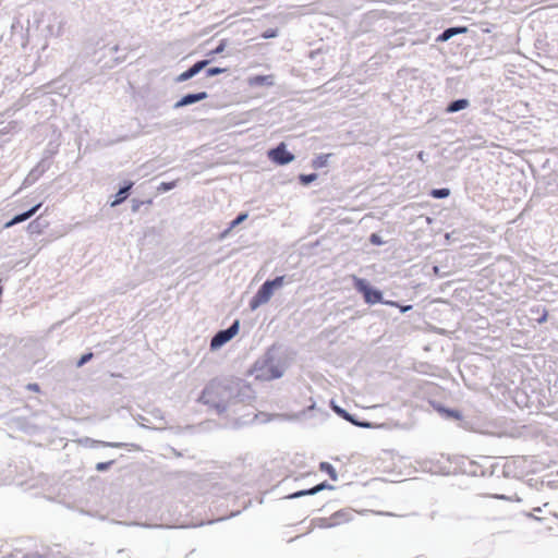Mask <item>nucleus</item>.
<instances>
[{"mask_svg":"<svg viewBox=\"0 0 558 558\" xmlns=\"http://www.w3.org/2000/svg\"><path fill=\"white\" fill-rule=\"evenodd\" d=\"M255 399V391L245 380L232 377H216L210 379L201 391L197 402L213 409L218 415L238 403Z\"/></svg>","mask_w":558,"mask_h":558,"instance_id":"nucleus-1","label":"nucleus"},{"mask_svg":"<svg viewBox=\"0 0 558 558\" xmlns=\"http://www.w3.org/2000/svg\"><path fill=\"white\" fill-rule=\"evenodd\" d=\"M291 353L290 349L283 343L274 342L252 364L248 374L254 375L255 379L263 381L279 379L283 377L290 366Z\"/></svg>","mask_w":558,"mask_h":558,"instance_id":"nucleus-2","label":"nucleus"},{"mask_svg":"<svg viewBox=\"0 0 558 558\" xmlns=\"http://www.w3.org/2000/svg\"><path fill=\"white\" fill-rule=\"evenodd\" d=\"M352 286L354 290L362 295L365 304L372 306L384 302V292L379 288L363 277L352 276Z\"/></svg>","mask_w":558,"mask_h":558,"instance_id":"nucleus-3","label":"nucleus"},{"mask_svg":"<svg viewBox=\"0 0 558 558\" xmlns=\"http://www.w3.org/2000/svg\"><path fill=\"white\" fill-rule=\"evenodd\" d=\"M240 320L234 319L229 327L219 329L210 339L209 348L211 351L219 350L231 341L240 331Z\"/></svg>","mask_w":558,"mask_h":558,"instance_id":"nucleus-4","label":"nucleus"},{"mask_svg":"<svg viewBox=\"0 0 558 558\" xmlns=\"http://www.w3.org/2000/svg\"><path fill=\"white\" fill-rule=\"evenodd\" d=\"M267 157L276 166H287L295 159V155L288 149V145L284 142H280L269 148Z\"/></svg>","mask_w":558,"mask_h":558,"instance_id":"nucleus-5","label":"nucleus"},{"mask_svg":"<svg viewBox=\"0 0 558 558\" xmlns=\"http://www.w3.org/2000/svg\"><path fill=\"white\" fill-rule=\"evenodd\" d=\"M520 397H524V407L531 411H539L549 405V399L544 389H532L531 393L522 390Z\"/></svg>","mask_w":558,"mask_h":558,"instance_id":"nucleus-6","label":"nucleus"},{"mask_svg":"<svg viewBox=\"0 0 558 558\" xmlns=\"http://www.w3.org/2000/svg\"><path fill=\"white\" fill-rule=\"evenodd\" d=\"M330 408L332 411L344 421L351 423L352 425L361 428H373L374 423L367 420L360 418L357 415L350 413L344 408L338 405L335 400H330Z\"/></svg>","mask_w":558,"mask_h":558,"instance_id":"nucleus-7","label":"nucleus"},{"mask_svg":"<svg viewBox=\"0 0 558 558\" xmlns=\"http://www.w3.org/2000/svg\"><path fill=\"white\" fill-rule=\"evenodd\" d=\"M456 465L457 472L461 474L475 477L483 474V464L465 457L459 458L456 462Z\"/></svg>","mask_w":558,"mask_h":558,"instance_id":"nucleus-8","label":"nucleus"},{"mask_svg":"<svg viewBox=\"0 0 558 558\" xmlns=\"http://www.w3.org/2000/svg\"><path fill=\"white\" fill-rule=\"evenodd\" d=\"M274 291L263 282L248 302L250 310L252 312L256 311L262 305L268 303Z\"/></svg>","mask_w":558,"mask_h":558,"instance_id":"nucleus-9","label":"nucleus"},{"mask_svg":"<svg viewBox=\"0 0 558 558\" xmlns=\"http://www.w3.org/2000/svg\"><path fill=\"white\" fill-rule=\"evenodd\" d=\"M428 403L433 408V410L436 411L444 420H462V411L457 408H449L437 400H429Z\"/></svg>","mask_w":558,"mask_h":558,"instance_id":"nucleus-10","label":"nucleus"},{"mask_svg":"<svg viewBox=\"0 0 558 558\" xmlns=\"http://www.w3.org/2000/svg\"><path fill=\"white\" fill-rule=\"evenodd\" d=\"M209 97V94L206 90L192 92L182 95L172 106L174 110L192 106L202 100H205Z\"/></svg>","mask_w":558,"mask_h":558,"instance_id":"nucleus-11","label":"nucleus"},{"mask_svg":"<svg viewBox=\"0 0 558 558\" xmlns=\"http://www.w3.org/2000/svg\"><path fill=\"white\" fill-rule=\"evenodd\" d=\"M210 64V60H197L185 71L174 77L175 83H183L199 74L204 69Z\"/></svg>","mask_w":558,"mask_h":558,"instance_id":"nucleus-12","label":"nucleus"},{"mask_svg":"<svg viewBox=\"0 0 558 558\" xmlns=\"http://www.w3.org/2000/svg\"><path fill=\"white\" fill-rule=\"evenodd\" d=\"M134 182L131 180H123L118 187V191L111 196L110 207H117L124 203L130 196Z\"/></svg>","mask_w":558,"mask_h":558,"instance_id":"nucleus-13","label":"nucleus"},{"mask_svg":"<svg viewBox=\"0 0 558 558\" xmlns=\"http://www.w3.org/2000/svg\"><path fill=\"white\" fill-rule=\"evenodd\" d=\"M50 169V163L47 161H38L37 165L28 172L23 180L22 186L28 187L37 182Z\"/></svg>","mask_w":558,"mask_h":558,"instance_id":"nucleus-14","label":"nucleus"},{"mask_svg":"<svg viewBox=\"0 0 558 558\" xmlns=\"http://www.w3.org/2000/svg\"><path fill=\"white\" fill-rule=\"evenodd\" d=\"M468 31H469L468 26H464V25L449 26L436 36L435 41L436 43H446V41L450 40L451 38H453L454 36L468 33Z\"/></svg>","mask_w":558,"mask_h":558,"instance_id":"nucleus-15","label":"nucleus"},{"mask_svg":"<svg viewBox=\"0 0 558 558\" xmlns=\"http://www.w3.org/2000/svg\"><path fill=\"white\" fill-rule=\"evenodd\" d=\"M471 106L470 99L468 98H454L447 102L444 112L452 114L468 109Z\"/></svg>","mask_w":558,"mask_h":558,"instance_id":"nucleus-16","label":"nucleus"},{"mask_svg":"<svg viewBox=\"0 0 558 558\" xmlns=\"http://www.w3.org/2000/svg\"><path fill=\"white\" fill-rule=\"evenodd\" d=\"M247 83L251 87H270L275 85V77L272 74H254L248 76Z\"/></svg>","mask_w":558,"mask_h":558,"instance_id":"nucleus-17","label":"nucleus"},{"mask_svg":"<svg viewBox=\"0 0 558 558\" xmlns=\"http://www.w3.org/2000/svg\"><path fill=\"white\" fill-rule=\"evenodd\" d=\"M15 558L17 555H14ZM21 558H62L60 551H53L50 547H41V549L23 554Z\"/></svg>","mask_w":558,"mask_h":558,"instance_id":"nucleus-18","label":"nucleus"},{"mask_svg":"<svg viewBox=\"0 0 558 558\" xmlns=\"http://www.w3.org/2000/svg\"><path fill=\"white\" fill-rule=\"evenodd\" d=\"M41 206H43V202H39V203L35 204L34 206H32L31 208H28L27 210L15 214L12 217L13 223L19 225V223H22V222L31 219L34 215H36V213L40 209Z\"/></svg>","mask_w":558,"mask_h":558,"instance_id":"nucleus-19","label":"nucleus"},{"mask_svg":"<svg viewBox=\"0 0 558 558\" xmlns=\"http://www.w3.org/2000/svg\"><path fill=\"white\" fill-rule=\"evenodd\" d=\"M330 517L335 526H338L342 523L350 522L353 518V512L351 509H340L333 512Z\"/></svg>","mask_w":558,"mask_h":558,"instance_id":"nucleus-20","label":"nucleus"},{"mask_svg":"<svg viewBox=\"0 0 558 558\" xmlns=\"http://www.w3.org/2000/svg\"><path fill=\"white\" fill-rule=\"evenodd\" d=\"M48 227L47 220L43 219L41 216L35 218L27 225V231L29 234H41Z\"/></svg>","mask_w":558,"mask_h":558,"instance_id":"nucleus-21","label":"nucleus"},{"mask_svg":"<svg viewBox=\"0 0 558 558\" xmlns=\"http://www.w3.org/2000/svg\"><path fill=\"white\" fill-rule=\"evenodd\" d=\"M530 314L535 315V317H533V319L539 325L545 324L548 319V311L543 305L531 306Z\"/></svg>","mask_w":558,"mask_h":558,"instance_id":"nucleus-22","label":"nucleus"},{"mask_svg":"<svg viewBox=\"0 0 558 558\" xmlns=\"http://www.w3.org/2000/svg\"><path fill=\"white\" fill-rule=\"evenodd\" d=\"M229 46V39L228 38H222L218 41V45L209 50L203 60H210V63L215 60V57L222 53L226 48Z\"/></svg>","mask_w":558,"mask_h":558,"instance_id":"nucleus-23","label":"nucleus"},{"mask_svg":"<svg viewBox=\"0 0 558 558\" xmlns=\"http://www.w3.org/2000/svg\"><path fill=\"white\" fill-rule=\"evenodd\" d=\"M332 154H319L312 159V167L314 169H322L328 166L329 158Z\"/></svg>","mask_w":558,"mask_h":558,"instance_id":"nucleus-24","label":"nucleus"},{"mask_svg":"<svg viewBox=\"0 0 558 558\" xmlns=\"http://www.w3.org/2000/svg\"><path fill=\"white\" fill-rule=\"evenodd\" d=\"M78 442L85 448H93V449L104 448V445H105V440H98V439H94V438L87 437V436L80 438Z\"/></svg>","mask_w":558,"mask_h":558,"instance_id":"nucleus-25","label":"nucleus"},{"mask_svg":"<svg viewBox=\"0 0 558 558\" xmlns=\"http://www.w3.org/2000/svg\"><path fill=\"white\" fill-rule=\"evenodd\" d=\"M319 470L322 472L328 474V476L330 477L331 481H337L338 480L337 470H336V468L330 462L322 461L319 463Z\"/></svg>","mask_w":558,"mask_h":558,"instance_id":"nucleus-26","label":"nucleus"},{"mask_svg":"<svg viewBox=\"0 0 558 558\" xmlns=\"http://www.w3.org/2000/svg\"><path fill=\"white\" fill-rule=\"evenodd\" d=\"M317 179H318V173H316V172H311V173H300V174L298 175V182H299L302 186H308V185H311L313 182H315Z\"/></svg>","mask_w":558,"mask_h":558,"instance_id":"nucleus-27","label":"nucleus"},{"mask_svg":"<svg viewBox=\"0 0 558 558\" xmlns=\"http://www.w3.org/2000/svg\"><path fill=\"white\" fill-rule=\"evenodd\" d=\"M449 187H435L429 191V196L435 199H445L450 195Z\"/></svg>","mask_w":558,"mask_h":558,"instance_id":"nucleus-28","label":"nucleus"},{"mask_svg":"<svg viewBox=\"0 0 558 558\" xmlns=\"http://www.w3.org/2000/svg\"><path fill=\"white\" fill-rule=\"evenodd\" d=\"M284 279H286V276L282 275V276H276L272 279H267L264 282L266 286L270 287V289L275 292L276 290L283 287Z\"/></svg>","mask_w":558,"mask_h":558,"instance_id":"nucleus-29","label":"nucleus"},{"mask_svg":"<svg viewBox=\"0 0 558 558\" xmlns=\"http://www.w3.org/2000/svg\"><path fill=\"white\" fill-rule=\"evenodd\" d=\"M314 495H315L314 488L310 487V488H304V489H300L294 493H291V494L287 495L284 498L291 500V499H298V498H302V497H306V496H314Z\"/></svg>","mask_w":558,"mask_h":558,"instance_id":"nucleus-30","label":"nucleus"},{"mask_svg":"<svg viewBox=\"0 0 558 558\" xmlns=\"http://www.w3.org/2000/svg\"><path fill=\"white\" fill-rule=\"evenodd\" d=\"M481 476H483V477H492V476L500 477L499 464L492 463L488 468L483 464V474Z\"/></svg>","mask_w":558,"mask_h":558,"instance_id":"nucleus-31","label":"nucleus"},{"mask_svg":"<svg viewBox=\"0 0 558 558\" xmlns=\"http://www.w3.org/2000/svg\"><path fill=\"white\" fill-rule=\"evenodd\" d=\"M133 447L136 450H141V446L136 444H129V442H121V441H105L104 448H125V447Z\"/></svg>","mask_w":558,"mask_h":558,"instance_id":"nucleus-32","label":"nucleus"},{"mask_svg":"<svg viewBox=\"0 0 558 558\" xmlns=\"http://www.w3.org/2000/svg\"><path fill=\"white\" fill-rule=\"evenodd\" d=\"M248 211H240L228 225L230 229H235L248 218Z\"/></svg>","mask_w":558,"mask_h":558,"instance_id":"nucleus-33","label":"nucleus"},{"mask_svg":"<svg viewBox=\"0 0 558 558\" xmlns=\"http://www.w3.org/2000/svg\"><path fill=\"white\" fill-rule=\"evenodd\" d=\"M319 529H331L335 527V523H332L331 517L329 518H315L312 521Z\"/></svg>","mask_w":558,"mask_h":558,"instance_id":"nucleus-34","label":"nucleus"},{"mask_svg":"<svg viewBox=\"0 0 558 558\" xmlns=\"http://www.w3.org/2000/svg\"><path fill=\"white\" fill-rule=\"evenodd\" d=\"M177 185H178V180L162 181L157 186V192L158 193H167V192L173 190L174 187H177Z\"/></svg>","mask_w":558,"mask_h":558,"instance_id":"nucleus-35","label":"nucleus"},{"mask_svg":"<svg viewBox=\"0 0 558 558\" xmlns=\"http://www.w3.org/2000/svg\"><path fill=\"white\" fill-rule=\"evenodd\" d=\"M205 70V77H214L228 72V68L221 66H207Z\"/></svg>","mask_w":558,"mask_h":558,"instance_id":"nucleus-36","label":"nucleus"},{"mask_svg":"<svg viewBox=\"0 0 558 558\" xmlns=\"http://www.w3.org/2000/svg\"><path fill=\"white\" fill-rule=\"evenodd\" d=\"M17 122L11 121L7 125L0 128V140H2L3 136L13 134L16 132Z\"/></svg>","mask_w":558,"mask_h":558,"instance_id":"nucleus-37","label":"nucleus"},{"mask_svg":"<svg viewBox=\"0 0 558 558\" xmlns=\"http://www.w3.org/2000/svg\"><path fill=\"white\" fill-rule=\"evenodd\" d=\"M94 357V353L92 351L84 352L75 362V366L77 368L83 367Z\"/></svg>","mask_w":558,"mask_h":558,"instance_id":"nucleus-38","label":"nucleus"},{"mask_svg":"<svg viewBox=\"0 0 558 558\" xmlns=\"http://www.w3.org/2000/svg\"><path fill=\"white\" fill-rule=\"evenodd\" d=\"M368 242L375 246H381L386 243V241L378 232H372L368 236Z\"/></svg>","mask_w":558,"mask_h":558,"instance_id":"nucleus-39","label":"nucleus"},{"mask_svg":"<svg viewBox=\"0 0 558 558\" xmlns=\"http://www.w3.org/2000/svg\"><path fill=\"white\" fill-rule=\"evenodd\" d=\"M114 463H116V460L98 462L95 465V470L97 472L104 473V472H107Z\"/></svg>","mask_w":558,"mask_h":558,"instance_id":"nucleus-40","label":"nucleus"},{"mask_svg":"<svg viewBox=\"0 0 558 558\" xmlns=\"http://www.w3.org/2000/svg\"><path fill=\"white\" fill-rule=\"evenodd\" d=\"M279 35V29L277 27H269V28H266L262 34H260V37L263 39H272V38H276L278 37Z\"/></svg>","mask_w":558,"mask_h":558,"instance_id":"nucleus-41","label":"nucleus"},{"mask_svg":"<svg viewBox=\"0 0 558 558\" xmlns=\"http://www.w3.org/2000/svg\"><path fill=\"white\" fill-rule=\"evenodd\" d=\"M57 154V149L46 148L44 155L39 161H47V163L52 165V158Z\"/></svg>","mask_w":558,"mask_h":558,"instance_id":"nucleus-42","label":"nucleus"},{"mask_svg":"<svg viewBox=\"0 0 558 558\" xmlns=\"http://www.w3.org/2000/svg\"><path fill=\"white\" fill-rule=\"evenodd\" d=\"M160 108H161V106L159 104L148 102L146 105L147 112L150 113L153 117H157V116L161 114Z\"/></svg>","mask_w":558,"mask_h":558,"instance_id":"nucleus-43","label":"nucleus"},{"mask_svg":"<svg viewBox=\"0 0 558 558\" xmlns=\"http://www.w3.org/2000/svg\"><path fill=\"white\" fill-rule=\"evenodd\" d=\"M315 495L325 490V489H335V486L329 484L327 481H323L315 486H313Z\"/></svg>","mask_w":558,"mask_h":558,"instance_id":"nucleus-44","label":"nucleus"},{"mask_svg":"<svg viewBox=\"0 0 558 558\" xmlns=\"http://www.w3.org/2000/svg\"><path fill=\"white\" fill-rule=\"evenodd\" d=\"M125 59H126V54H123V56H117V57L112 58L111 63L106 62V63L104 64V66L109 68V69H112L113 66H116V65H118V64H120V63L124 62V61H125Z\"/></svg>","mask_w":558,"mask_h":558,"instance_id":"nucleus-45","label":"nucleus"},{"mask_svg":"<svg viewBox=\"0 0 558 558\" xmlns=\"http://www.w3.org/2000/svg\"><path fill=\"white\" fill-rule=\"evenodd\" d=\"M120 46L119 45H113V46H104L100 51H104L102 56H107V54H114L117 53L119 50H120Z\"/></svg>","mask_w":558,"mask_h":558,"instance_id":"nucleus-46","label":"nucleus"},{"mask_svg":"<svg viewBox=\"0 0 558 558\" xmlns=\"http://www.w3.org/2000/svg\"><path fill=\"white\" fill-rule=\"evenodd\" d=\"M459 422V427L465 429V430H474L473 428V422L471 420H465L462 415V420H457Z\"/></svg>","mask_w":558,"mask_h":558,"instance_id":"nucleus-47","label":"nucleus"},{"mask_svg":"<svg viewBox=\"0 0 558 558\" xmlns=\"http://www.w3.org/2000/svg\"><path fill=\"white\" fill-rule=\"evenodd\" d=\"M131 204V210L133 213H137L140 208L144 205V202L138 198H132Z\"/></svg>","mask_w":558,"mask_h":558,"instance_id":"nucleus-48","label":"nucleus"},{"mask_svg":"<svg viewBox=\"0 0 558 558\" xmlns=\"http://www.w3.org/2000/svg\"><path fill=\"white\" fill-rule=\"evenodd\" d=\"M499 475L502 477H510L511 475V469L508 464L502 465L501 469L499 468Z\"/></svg>","mask_w":558,"mask_h":558,"instance_id":"nucleus-49","label":"nucleus"},{"mask_svg":"<svg viewBox=\"0 0 558 558\" xmlns=\"http://www.w3.org/2000/svg\"><path fill=\"white\" fill-rule=\"evenodd\" d=\"M233 229H230V226L228 225L226 229H223L217 236V239L219 241H223L225 239H227L229 236V234L231 233Z\"/></svg>","mask_w":558,"mask_h":558,"instance_id":"nucleus-50","label":"nucleus"},{"mask_svg":"<svg viewBox=\"0 0 558 558\" xmlns=\"http://www.w3.org/2000/svg\"><path fill=\"white\" fill-rule=\"evenodd\" d=\"M397 308L399 310V312L401 314H405L407 312H409V311H411L413 308V305H411V304H403V303L399 302V306H397Z\"/></svg>","mask_w":558,"mask_h":558,"instance_id":"nucleus-51","label":"nucleus"},{"mask_svg":"<svg viewBox=\"0 0 558 558\" xmlns=\"http://www.w3.org/2000/svg\"><path fill=\"white\" fill-rule=\"evenodd\" d=\"M520 393H521V391H517V392H515L514 401H515V403H517L519 407L525 408V407H524V397H520Z\"/></svg>","mask_w":558,"mask_h":558,"instance_id":"nucleus-52","label":"nucleus"},{"mask_svg":"<svg viewBox=\"0 0 558 558\" xmlns=\"http://www.w3.org/2000/svg\"><path fill=\"white\" fill-rule=\"evenodd\" d=\"M548 46V44L544 39H536L535 41V48L538 50H545V47Z\"/></svg>","mask_w":558,"mask_h":558,"instance_id":"nucleus-53","label":"nucleus"},{"mask_svg":"<svg viewBox=\"0 0 558 558\" xmlns=\"http://www.w3.org/2000/svg\"><path fill=\"white\" fill-rule=\"evenodd\" d=\"M26 389L31 390V391L39 392L40 386L37 383H29V384H27Z\"/></svg>","mask_w":558,"mask_h":558,"instance_id":"nucleus-54","label":"nucleus"},{"mask_svg":"<svg viewBox=\"0 0 558 558\" xmlns=\"http://www.w3.org/2000/svg\"><path fill=\"white\" fill-rule=\"evenodd\" d=\"M322 48L314 49L308 52V57L314 60L317 56L322 54Z\"/></svg>","mask_w":558,"mask_h":558,"instance_id":"nucleus-55","label":"nucleus"},{"mask_svg":"<svg viewBox=\"0 0 558 558\" xmlns=\"http://www.w3.org/2000/svg\"><path fill=\"white\" fill-rule=\"evenodd\" d=\"M380 304L388 305V306L396 307V308H397V306H399L398 301L386 300L385 298H384V302H381Z\"/></svg>","mask_w":558,"mask_h":558,"instance_id":"nucleus-56","label":"nucleus"},{"mask_svg":"<svg viewBox=\"0 0 558 558\" xmlns=\"http://www.w3.org/2000/svg\"><path fill=\"white\" fill-rule=\"evenodd\" d=\"M16 225H17V223H13L12 218H11L10 220H8V221H5V222H4L3 228H4V229H9V228H12V227H14V226H16Z\"/></svg>","mask_w":558,"mask_h":558,"instance_id":"nucleus-57","label":"nucleus"},{"mask_svg":"<svg viewBox=\"0 0 558 558\" xmlns=\"http://www.w3.org/2000/svg\"><path fill=\"white\" fill-rule=\"evenodd\" d=\"M495 498L496 499H499V500H509L510 498L504 494H497L495 495Z\"/></svg>","mask_w":558,"mask_h":558,"instance_id":"nucleus-58","label":"nucleus"},{"mask_svg":"<svg viewBox=\"0 0 558 558\" xmlns=\"http://www.w3.org/2000/svg\"><path fill=\"white\" fill-rule=\"evenodd\" d=\"M143 202H144V205H151L153 204V198H148V199H145Z\"/></svg>","mask_w":558,"mask_h":558,"instance_id":"nucleus-59","label":"nucleus"},{"mask_svg":"<svg viewBox=\"0 0 558 558\" xmlns=\"http://www.w3.org/2000/svg\"><path fill=\"white\" fill-rule=\"evenodd\" d=\"M527 517L533 518V519L538 520V521L541 520L539 518H537L536 515H534V513H533V512L527 513Z\"/></svg>","mask_w":558,"mask_h":558,"instance_id":"nucleus-60","label":"nucleus"},{"mask_svg":"<svg viewBox=\"0 0 558 558\" xmlns=\"http://www.w3.org/2000/svg\"><path fill=\"white\" fill-rule=\"evenodd\" d=\"M315 407H316V403L313 401L312 404L307 407V410L315 409Z\"/></svg>","mask_w":558,"mask_h":558,"instance_id":"nucleus-61","label":"nucleus"},{"mask_svg":"<svg viewBox=\"0 0 558 558\" xmlns=\"http://www.w3.org/2000/svg\"><path fill=\"white\" fill-rule=\"evenodd\" d=\"M423 156H424V151H420V153L417 154V157H418V159H421V160H423Z\"/></svg>","mask_w":558,"mask_h":558,"instance_id":"nucleus-62","label":"nucleus"},{"mask_svg":"<svg viewBox=\"0 0 558 558\" xmlns=\"http://www.w3.org/2000/svg\"><path fill=\"white\" fill-rule=\"evenodd\" d=\"M533 512H541V508H539V507L534 508V509H533Z\"/></svg>","mask_w":558,"mask_h":558,"instance_id":"nucleus-63","label":"nucleus"},{"mask_svg":"<svg viewBox=\"0 0 558 558\" xmlns=\"http://www.w3.org/2000/svg\"><path fill=\"white\" fill-rule=\"evenodd\" d=\"M240 512L236 511V512H233L230 517H236Z\"/></svg>","mask_w":558,"mask_h":558,"instance_id":"nucleus-64","label":"nucleus"}]
</instances>
